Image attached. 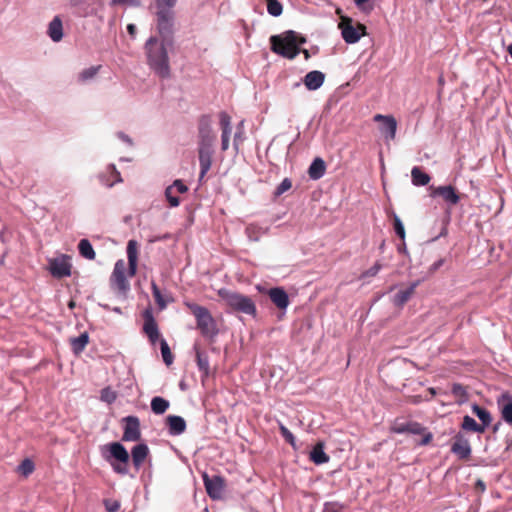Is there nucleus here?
Here are the masks:
<instances>
[{
	"label": "nucleus",
	"mask_w": 512,
	"mask_h": 512,
	"mask_svg": "<svg viewBox=\"0 0 512 512\" xmlns=\"http://www.w3.org/2000/svg\"><path fill=\"white\" fill-rule=\"evenodd\" d=\"M472 412L480 419V421L482 422V424L480 425L484 426L485 430L486 427H488L492 421L490 412L477 404H474L472 406Z\"/></svg>",
	"instance_id": "31"
},
{
	"label": "nucleus",
	"mask_w": 512,
	"mask_h": 512,
	"mask_svg": "<svg viewBox=\"0 0 512 512\" xmlns=\"http://www.w3.org/2000/svg\"><path fill=\"white\" fill-rule=\"evenodd\" d=\"M369 0H354L355 4L358 6V7H362V5L366 2H368Z\"/></svg>",
	"instance_id": "60"
},
{
	"label": "nucleus",
	"mask_w": 512,
	"mask_h": 512,
	"mask_svg": "<svg viewBox=\"0 0 512 512\" xmlns=\"http://www.w3.org/2000/svg\"><path fill=\"white\" fill-rule=\"evenodd\" d=\"M160 349L164 363L168 366L171 365L173 363V355L165 339L160 340Z\"/></svg>",
	"instance_id": "38"
},
{
	"label": "nucleus",
	"mask_w": 512,
	"mask_h": 512,
	"mask_svg": "<svg viewBox=\"0 0 512 512\" xmlns=\"http://www.w3.org/2000/svg\"><path fill=\"white\" fill-rule=\"evenodd\" d=\"M186 306L196 319L197 329L201 332L204 337L214 338L219 330L217 323L210 311L201 305L196 303H186Z\"/></svg>",
	"instance_id": "5"
},
{
	"label": "nucleus",
	"mask_w": 512,
	"mask_h": 512,
	"mask_svg": "<svg viewBox=\"0 0 512 512\" xmlns=\"http://www.w3.org/2000/svg\"><path fill=\"white\" fill-rule=\"evenodd\" d=\"M475 489L480 492H484L486 490V484L483 480L478 479L475 483Z\"/></svg>",
	"instance_id": "54"
},
{
	"label": "nucleus",
	"mask_w": 512,
	"mask_h": 512,
	"mask_svg": "<svg viewBox=\"0 0 512 512\" xmlns=\"http://www.w3.org/2000/svg\"><path fill=\"white\" fill-rule=\"evenodd\" d=\"M126 251L128 258V274L130 277H133L137 272L138 242L134 239L129 240Z\"/></svg>",
	"instance_id": "17"
},
{
	"label": "nucleus",
	"mask_w": 512,
	"mask_h": 512,
	"mask_svg": "<svg viewBox=\"0 0 512 512\" xmlns=\"http://www.w3.org/2000/svg\"><path fill=\"white\" fill-rule=\"evenodd\" d=\"M34 469L35 466L33 461L28 458L24 459L18 467V471L25 477L30 475Z\"/></svg>",
	"instance_id": "41"
},
{
	"label": "nucleus",
	"mask_w": 512,
	"mask_h": 512,
	"mask_svg": "<svg viewBox=\"0 0 512 512\" xmlns=\"http://www.w3.org/2000/svg\"><path fill=\"white\" fill-rule=\"evenodd\" d=\"M197 364L201 370L208 369V360L203 359L199 353H197Z\"/></svg>",
	"instance_id": "53"
},
{
	"label": "nucleus",
	"mask_w": 512,
	"mask_h": 512,
	"mask_svg": "<svg viewBox=\"0 0 512 512\" xmlns=\"http://www.w3.org/2000/svg\"><path fill=\"white\" fill-rule=\"evenodd\" d=\"M471 451L472 450L469 440L462 433H457L453 437L451 452L455 454L459 459L467 460L471 455Z\"/></svg>",
	"instance_id": "13"
},
{
	"label": "nucleus",
	"mask_w": 512,
	"mask_h": 512,
	"mask_svg": "<svg viewBox=\"0 0 512 512\" xmlns=\"http://www.w3.org/2000/svg\"><path fill=\"white\" fill-rule=\"evenodd\" d=\"M443 262L444 260L443 259H440L438 260L437 262L433 263L430 267V271L431 272H434L436 271L439 267H441L443 265Z\"/></svg>",
	"instance_id": "58"
},
{
	"label": "nucleus",
	"mask_w": 512,
	"mask_h": 512,
	"mask_svg": "<svg viewBox=\"0 0 512 512\" xmlns=\"http://www.w3.org/2000/svg\"><path fill=\"white\" fill-rule=\"evenodd\" d=\"M452 393L455 396L463 397L466 395V390L461 384L456 383V384H453V386H452Z\"/></svg>",
	"instance_id": "51"
},
{
	"label": "nucleus",
	"mask_w": 512,
	"mask_h": 512,
	"mask_svg": "<svg viewBox=\"0 0 512 512\" xmlns=\"http://www.w3.org/2000/svg\"><path fill=\"white\" fill-rule=\"evenodd\" d=\"M107 448L110 452V458H107V460L110 462L113 471L120 475H127L130 455L126 448L119 442L110 443Z\"/></svg>",
	"instance_id": "6"
},
{
	"label": "nucleus",
	"mask_w": 512,
	"mask_h": 512,
	"mask_svg": "<svg viewBox=\"0 0 512 512\" xmlns=\"http://www.w3.org/2000/svg\"><path fill=\"white\" fill-rule=\"evenodd\" d=\"M221 128V138L230 139L232 132L231 116L226 111H221L218 115Z\"/></svg>",
	"instance_id": "27"
},
{
	"label": "nucleus",
	"mask_w": 512,
	"mask_h": 512,
	"mask_svg": "<svg viewBox=\"0 0 512 512\" xmlns=\"http://www.w3.org/2000/svg\"><path fill=\"white\" fill-rule=\"evenodd\" d=\"M305 42L304 37L292 30L270 38L271 50L288 59H294L300 52L299 46Z\"/></svg>",
	"instance_id": "2"
},
{
	"label": "nucleus",
	"mask_w": 512,
	"mask_h": 512,
	"mask_svg": "<svg viewBox=\"0 0 512 512\" xmlns=\"http://www.w3.org/2000/svg\"><path fill=\"white\" fill-rule=\"evenodd\" d=\"M411 177L415 186H425L431 180V177L417 166L412 168Z\"/></svg>",
	"instance_id": "30"
},
{
	"label": "nucleus",
	"mask_w": 512,
	"mask_h": 512,
	"mask_svg": "<svg viewBox=\"0 0 512 512\" xmlns=\"http://www.w3.org/2000/svg\"><path fill=\"white\" fill-rule=\"evenodd\" d=\"M428 391L431 394V396H434L436 394V391L434 388H429Z\"/></svg>",
	"instance_id": "64"
},
{
	"label": "nucleus",
	"mask_w": 512,
	"mask_h": 512,
	"mask_svg": "<svg viewBox=\"0 0 512 512\" xmlns=\"http://www.w3.org/2000/svg\"><path fill=\"white\" fill-rule=\"evenodd\" d=\"M268 296L273 304L279 309H286L289 305V297L283 288H271Z\"/></svg>",
	"instance_id": "19"
},
{
	"label": "nucleus",
	"mask_w": 512,
	"mask_h": 512,
	"mask_svg": "<svg viewBox=\"0 0 512 512\" xmlns=\"http://www.w3.org/2000/svg\"><path fill=\"white\" fill-rule=\"evenodd\" d=\"M100 68H101V65L91 66L87 69H84L83 71H81L79 73L78 80L81 82H86L88 80L93 79L97 75Z\"/></svg>",
	"instance_id": "37"
},
{
	"label": "nucleus",
	"mask_w": 512,
	"mask_h": 512,
	"mask_svg": "<svg viewBox=\"0 0 512 512\" xmlns=\"http://www.w3.org/2000/svg\"><path fill=\"white\" fill-rule=\"evenodd\" d=\"M118 136H119V138H121L123 141H126V142H128L129 144H131V139H130L127 135H125L124 133L120 132V133H118Z\"/></svg>",
	"instance_id": "59"
},
{
	"label": "nucleus",
	"mask_w": 512,
	"mask_h": 512,
	"mask_svg": "<svg viewBox=\"0 0 512 512\" xmlns=\"http://www.w3.org/2000/svg\"><path fill=\"white\" fill-rule=\"evenodd\" d=\"M100 398L102 401L111 404L116 400L117 395L110 387H106L101 390Z\"/></svg>",
	"instance_id": "42"
},
{
	"label": "nucleus",
	"mask_w": 512,
	"mask_h": 512,
	"mask_svg": "<svg viewBox=\"0 0 512 512\" xmlns=\"http://www.w3.org/2000/svg\"><path fill=\"white\" fill-rule=\"evenodd\" d=\"M198 158L200 163V180L210 170L212 165L213 144H198Z\"/></svg>",
	"instance_id": "14"
},
{
	"label": "nucleus",
	"mask_w": 512,
	"mask_h": 512,
	"mask_svg": "<svg viewBox=\"0 0 512 512\" xmlns=\"http://www.w3.org/2000/svg\"><path fill=\"white\" fill-rule=\"evenodd\" d=\"M170 187H173V190L180 194L188 191V187L181 180H175Z\"/></svg>",
	"instance_id": "49"
},
{
	"label": "nucleus",
	"mask_w": 512,
	"mask_h": 512,
	"mask_svg": "<svg viewBox=\"0 0 512 512\" xmlns=\"http://www.w3.org/2000/svg\"><path fill=\"white\" fill-rule=\"evenodd\" d=\"M178 0H156V27L159 34L164 37L173 33L175 12L174 7Z\"/></svg>",
	"instance_id": "4"
},
{
	"label": "nucleus",
	"mask_w": 512,
	"mask_h": 512,
	"mask_svg": "<svg viewBox=\"0 0 512 512\" xmlns=\"http://www.w3.org/2000/svg\"><path fill=\"white\" fill-rule=\"evenodd\" d=\"M79 254L87 260H95L96 253L88 239H81L78 243Z\"/></svg>",
	"instance_id": "29"
},
{
	"label": "nucleus",
	"mask_w": 512,
	"mask_h": 512,
	"mask_svg": "<svg viewBox=\"0 0 512 512\" xmlns=\"http://www.w3.org/2000/svg\"><path fill=\"white\" fill-rule=\"evenodd\" d=\"M342 37L346 43L353 44L360 40V38L366 35V26L361 23H357V26H353V20L349 17H341L339 23Z\"/></svg>",
	"instance_id": "9"
},
{
	"label": "nucleus",
	"mask_w": 512,
	"mask_h": 512,
	"mask_svg": "<svg viewBox=\"0 0 512 512\" xmlns=\"http://www.w3.org/2000/svg\"><path fill=\"white\" fill-rule=\"evenodd\" d=\"M144 324H143V332L144 334L151 335L156 334L159 331L156 320L152 314L150 309H146L143 313Z\"/></svg>",
	"instance_id": "25"
},
{
	"label": "nucleus",
	"mask_w": 512,
	"mask_h": 512,
	"mask_svg": "<svg viewBox=\"0 0 512 512\" xmlns=\"http://www.w3.org/2000/svg\"><path fill=\"white\" fill-rule=\"evenodd\" d=\"M507 51L512 58V43L508 46Z\"/></svg>",
	"instance_id": "63"
},
{
	"label": "nucleus",
	"mask_w": 512,
	"mask_h": 512,
	"mask_svg": "<svg viewBox=\"0 0 512 512\" xmlns=\"http://www.w3.org/2000/svg\"><path fill=\"white\" fill-rule=\"evenodd\" d=\"M432 197H441L449 205H457L460 201V195L456 188L451 185L430 187Z\"/></svg>",
	"instance_id": "12"
},
{
	"label": "nucleus",
	"mask_w": 512,
	"mask_h": 512,
	"mask_svg": "<svg viewBox=\"0 0 512 512\" xmlns=\"http://www.w3.org/2000/svg\"><path fill=\"white\" fill-rule=\"evenodd\" d=\"M279 430H280L281 435L285 439V441L288 442L291 446L295 447L296 440H295L294 435L289 431V429L286 426H284L283 424H280Z\"/></svg>",
	"instance_id": "44"
},
{
	"label": "nucleus",
	"mask_w": 512,
	"mask_h": 512,
	"mask_svg": "<svg viewBox=\"0 0 512 512\" xmlns=\"http://www.w3.org/2000/svg\"><path fill=\"white\" fill-rule=\"evenodd\" d=\"M218 295L230 311L250 316L256 315V305L249 296L225 288L220 289Z\"/></svg>",
	"instance_id": "3"
},
{
	"label": "nucleus",
	"mask_w": 512,
	"mask_h": 512,
	"mask_svg": "<svg viewBox=\"0 0 512 512\" xmlns=\"http://www.w3.org/2000/svg\"><path fill=\"white\" fill-rule=\"evenodd\" d=\"M419 283H420V281L417 280V281L411 283V285L408 288H406L404 290H400L398 293H396L393 298L394 305L397 307L404 306L410 300V298L414 295L415 290H416L417 286L419 285Z\"/></svg>",
	"instance_id": "21"
},
{
	"label": "nucleus",
	"mask_w": 512,
	"mask_h": 512,
	"mask_svg": "<svg viewBox=\"0 0 512 512\" xmlns=\"http://www.w3.org/2000/svg\"><path fill=\"white\" fill-rule=\"evenodd\" d=\"M213 119L209 114L199 116L197 120L198 144H213L215 134L213 131Z\"/></svg>",
	"instance_id": "10"
},
{
	"label": "nucleus",
	"mask_w": 512,
	"mask_h": 512,
	"mask_svg": "<svg viewBox=\"0 0 512 512\" xmlns=\"http://www.w3.org/2000/svg\"><path fill=\"white\" fill-rule=\"evenodd\" d=\"M66 277L70 276V265L66 263V271H65Z\"/></svg>",
	"instance_id": "62"
},
{
	"label": "nucleus",
	"mask_w": 512,
	"mask_h": 512,
	"mask_svg": "<svg viewBox=\"0 0 512 512\" xmlns=\"http://www.w3.org/2000/svg\"><path fill=\"white\" fill-rule=\"evenodd\" d=\"M88 341H89V337L86 332L82 333L78 337L71 338L70 344H71V348H72L73 352L75 354L81 353L85 349L86 345L88 344Z\"/></svg>",
	"instance_id": "32"
},
{
	"label": "nucleus",
	"mask_w": 512,
	"mask_h": 512,
	"mask_svg": "<svg viewBox=\"0 0 512 512\" xmlns=\"http://www.w3.org/2000/svg\"><path fill=\"white\" fill-rule=\"evenodd\" d=\"M104 506L107 512H117L120 509V502L114 499H105Z\"/></svg>",
	"instance_id": "47"
},
{
	"label": "nucleus",
	"mask_w": 512,
	"mask_h": 512,
	"mask_svg": "<svg viewBox=\"0 0 512 512\" xmlns=\"http://www.w3.org/2000/svg\"><path fill=\"white\" fill-rule=\"evenodd\" d=\"M147 337L152 345H155L157 341L161 340L159 331L156 332V334L147 335Z\"/></svg>",
	"instance_id": "55"
},
{
	"label": "nucleus",
	"mask_w": 512,
	"mask_h": 512,
	"mask_svg": "<svg viewBox=\"0 0 512 512\" xmlns=\"http://www.w3.org/2000/svg\"><path fill=\"white\" fill-rule=\"evenodd\" d=\"M148 454L149 448L144 443L138 444L132 448L131 458L136 470H139V468L142 466L145 459L147 458Z\"/></svg>",
	"instance_id": "22"
},
{
	"label": "nucleus",
	"mask_w": 512,
	"mask_h": 512,
	"mask_svg": "<svg viewBox=\"0 0 512 512\" xmlns=\"http://www.w3.org/2000/svg\"><path fill=\"white\" fill-rule=\"evenodd\" d=\"M243 121L239 123L237 132L234 134L233 147L236 152L239 151V146L243 142Z\"/></svg>",
	"instance_id": "45"
},
{
	"label": "nucleus",
	"mask_w": 512,
	"mask_h": 512,
	"mask_svg": "<svg viewBox=\"0 0 512 512\" xmlns=\"http://www.w3.org/2000/svg\"><path fill=\"white\" fill-rule=\"evenodd\" d=\"M125 422L123 441H138L141 437L140 421L136 416H127L123 418Z\"/></svg>",
	"instance_id": "15"
},
{
	"label": "nucleus",
	"mask_w": 512,
	"mask_h": 512,
	"mask_svg": "<svg viewBox=\"0 0 512 512\" xmlns=\"http://www.w3.org/2000/svg\"><path fill=\"white\" fill-rule=\"evenodd\" d=\"M151 288H152V294L155 299V302L157 303V305L159 306L160 309H164L166 307L167 303L164 300L159 287L157 286V284L154 281H152V283H151Z\"/></svg>",
	"instance_id": "40"
},
{
	"label": "nucleus",
	"mask_w": 512,
	"mask_h": 512,
	"mask_svg": "<svg viewBox=\"0 0 512 512\" xmlns=\"http://www.w3.org/2000/svg\"><path fill=\"white\" fill-rule=\"evenodd\" d=\"M462 429L471 432L484 433V426L478 424L472 417L466 415L461 425Z\"/></svg>",
	"instance_id": "36"
},
{
	"label": "nucleus",
	"mask_w": 512,
	"mask_h": 512,
	"mask_svg": "<svg viewBox=\"0 0 512 512\" xmlns=\"http://www.w3.org/2000/svg\"><path fill=\"white\" fill-rule=\"evenodd\" d=\"M393 225H394V230H395V233L397 234V236L401 240H404L405 239L404 225H403L402 221L400 220V218L395 214L393 216Z\"/></svg>",
	"instance_id": "43"
},
{
	"label": "nucleus",
	"mask_w": 512,
	"mask_h": 512,
	"mask_svg": "<svg viewBox=\"0 0 512 512\" xmlns=\"http://www.w3.org/2000/svg\"><path fill=\"white\" fill-rule=\"evenodd\" d=\"M161 40L157 37H150L145 44L147 63L157 76L162 79H168L171 76L169 56L167 47L173 45V33L164 37L159 34Z\"/></svg>",
	"instance_id": "1"
},
{
	"label": "nucleus",
	"mask_w": 512,
	"mask_h": 512,
	"mask_svg": "<svg viewBox=\"0 0 512 512\" xmlns=\"http://www.w3.org/2000/svg\"><path fill=\"white\" fill-rule=\"evenodd\" d=\"M374 121L383 123V125L380 128L382 133H386L390 139L395 138L397 122L393 116H391V115L385 116L382 114H376L374 116Z\"/></svg>",
	"instance_id": "18"
},
{
	"label": "nucleus",
	"mask_w": 512,
	"mask_h": 512,
	"mask_svg": "<svg viewBox=\"0 0 512 512\" xmlns=\"http://www.w3.org/2000/svg\"><path fill=\"white\" fill-rule=\"evenodd\" d=\"M310 460L316 465L327 463L330 457L324 452V443L318 442L310 452Z\"/></svg>",
	"instance_id": "24"
},
{
	"label": "nucleus",
	"mask_w": 512,
	"mask_h": 512,
	"mask_svg": "<svg viewBox=\"0 0 512 512\" xmlns=\"http://www.w3.org/2000/svg\"><path fill=\"white\" fill-rule=\"evenodd\" d=\"M71 4L84 5V14H89L97 11V8L102 5V0H71Z\"/></svg>",
	"instance_id": "34"
},
{
	"label": "nucleus",
	"mask_w": 512,
	"mask_h": 512,
	"mask_svg": "<svg viewBox=\"0 0 512 512\" xmlns=\"http://www.w3.org/2000/svg\"><path fill=\"white\" fill-rule=\"evenodd\" d=\"M126 263L123 259H119L114 266L112 275L110 277L111 287L121 295H125L129 289L130 284L126 277Z\"/></svg>",
	"instance_id": "8"
},
{
	"label": "nucleus",
	"mask_w": 512,
	"mask_h": 512,
	"mask_svg": "<svg viewBox=\"0 0 512 512\" xmlns=\"http://www.w3.org/2000/svg\"><path fill=\"white\" fill-rule=\"evenodd\" d=\"M169 405V401L160 396H156L151 400V409L157 415L164 414L169 408Z\"/></svg>",
	"instance_id": "33"
},
{
	"label": "nucleus",
	"mask_w": 512,
	"mask_h": 512,
	"mask_svg": "<svg viewBox=\"0 0 512 512\" xmlns=\"http://www.w3.org/2000/svg\"><path fill=\"white\" fill-rule=\"evenodd\" d=\"M230 145V139L221 138V150L226 151L228 150Z\"/></svg>",
	"instance_id": "56"
},
{
	"label": "nucleus",
	"mask_w": 512,
	"mask_h": 512,
	"mask_svg": "<svg viewBox=\"0 0 512 512\" xmlns=\"http://www.w3.org/2000/svg\"><path fill=\"white\" fill-rule=\"evenodd\" d=\"M326 170L325 162L321 158H316L308 169L309 177L313 180L320 179Z\"/></svg>",
	"instance_id": "26"
},
{
	"label": "nucleus",
	"mask_w": 512,
	"mask_h": 512,
	"mask_svg": "<svg viewBox=\"0 0 512 512\" xmlns=\"http://www.w3.org/2000/svg\"><path fill=\"white\" fill-rule=\"evenodd\" d=\"M325 80V75L321 71H310L308 72L303 80L304 85L308 90H317L320 88Z\"/></svg>",
	"instance_id": "20"
},
{
	"label": "nucleus",
	"mask_w": 512,
	"mask_h": 512,
	"mask_svg": "<svg viewBox=\"0 0 512 512\" xmlns=\"http://www.w3.org/2000/svg\"><path fill=\"white\" fill-rule=\"evenodd\" d=\"M202 477L206 492L209 495V497L214 500L220 499L225 488L224 478L219 475L209 477V475L206 473H204Z\"/></svg>",
	"instance_id": "11"
},
{
	"label": "nucleus",
	"mask_w": 512,
	"mask_h": 512,
	"mask_svg": "<svg viewBox=\"0 0 512 512\" xmlns=\"http://www.w3.org/2000/svg\"><path fill=\"white\" fill-rule=\"evenodd\" d=\"M175 193L173 187L166 188L165 195L171 207H177L180 204V200L175 196Z\"/></svg>",
	"instance_id": "46"
},
{
	"label": "nucleus",
	"mask_w": 512,
	"mask_h": 512,
	"mask_svg": "<svg viewBox=\"0 0 512 512\" xmlns=\"http://www.w3.org/2000/svg\"><path fill=\"white\" fill-rule=\"evenodd\" d=\"M503 420L512 426V395L509 392L502 393L497 400Z\"/></svg>",
	"instance_id": "16"
},
{
	"label": "nucleus",
	"mask_w": 512,
	"mask_h": 512,
	"mask_svg": "<svg viewBox=\"0 0 512 512\" xmlns=\"http://www.w3.org/2000/svg\"><path fill=\"white\" fill-rule=\"evenodd\" d=\"M49 270L56 278L64 277V257L51 259L49 262Z\"/></svg>",
	"instance_id": "35"
},
{
	"label": "nucleus",
	"mask_w": 512,
	"mask_h": 512,
	"mask_svg": "<svg viewBox=\"0 0 512 512\" xmlns=\"http://www.w3.org/2000/svg\"><path fill=\"white\" fill-rule=\"evenodd\" d=\"M267 3V11L270 15L277 17L282 14L283 7L278 0H265Z\"/></svg>",
	"instance_id": "39"
},
{
	"label": "nucleus",
	"mask_w": 512,
	"mask_h": 512,
	"mask_svg": "<svg viewBox=\"0 0 512 512\" xmlns=\"http://www.w3.org/2000/svg\"><path fill=\"white\" fill-rule=\"evenodd\" d=\"M421 401H422L421 396H415V397H413V401H412V402H413V403H419V402H421Z\"/></svg>",
	"instance_id": "61"
},
{
	"label": "nucleus",
	"mask_w": 512,
	"mask_h": 512,
	"mask_svg": "<svg viewBox=\"0 0 512 512\" xmlns=\"http://www.w3.org/2000/svg\"><path fill=\"white\" fill-rule=\"evenodd\" d=\"M381 269V264L376 262L372 267H370L368 270H366L362 276L363 277H374L378 274V272Z\"/></svg>",
	"instance_id": "50"
},
{
	"label": "nucleus",
	"mask_w": 512,
	"mask_h": 512,
	"mask_svg": "<svg viewBox=\"0 0 512 512\" xmlns=\"http://www.w3.org/2000/svg\"><path fill=\"white\" fill-rule=\"evenodd\" d=\"M292 187V182L290 179L285 178L276 188L275 195L279 196L286 191H288Z\"/></svg>",
	"instance_id": "48"
},
{
	"label": "nucleus",
	"mask_w": 512,
	"mask_h": 512,
	"mask_svg": "<svg viewBox=\"0 0 512 512\" xmlns=\"http://www.w3.org/2000/svg\"><path fill=\"white\" fill-rule=\"evenodd\" d=\"M48 35L55 42H58L61 40V38L63 36V31H62V20H61L60 16H56L49 24Z\"/></svg>",
	"instance_id": "28"
},
{
	"label": "nucleus",
	"mask_w": 512,
	"mask_h": 512,
	"mask_svg": "<svg viewBox=\"0 0 512 512\" xmlns=\"http://www.w3.org/2000/svg\"><path fill=\"white\" fill-rule=\"evenodd\" d=\"M111 4L112 5L128 4V5H131V6L138 7V6L141 5V1L140 0H112Z\"/></svg>",
	"instance_id": "52"
},
{
	"label": "nucleus",
	"mask_w": 512,
	"mask_h": 512,
	"mask_svg": "<svg viewBox=\"0 0 512 512\" xmlns=\"http://www.w3.org/2000/svg\"><path fill=\"white\" fill-rule=\"evenodd\" d=\"M127 31L131 35V37H135L137 28L134 24H128Z\"/></svg>",
	"instance_id": "57"
},
{
	"label": "nucleus",
	"mask_w": 512,
	"mask_h": 512,
	"mask_svg": "<svg viewBox=\"0 0 512 512\" xmlns=\"http://www.w3.org/2000/svg\"><path fill=\"white\" fill-rule=\"evenodd\" d=\"M391 431L397 434L409 433L415 435H423L421 441L419 442L420 445H428L433 438L430 432H426V428L424 426L415 421H395L391 426Z\"/></svg>",
	"instance_id": "7"
},
{
	"label": "nucleus",
	"mask_w": 512,
	"mask_h": 512,
	"mask_svg": "<svg viewBox=\"0 0 512 512\" xmlns=\"http://www.w3.org/2000/svg\"><path fill=\"white\" fill-rule=\"evenodd\" d=\"M166 424L171 435H180L186 430V422L180 416L169 415L166 418Z\"/></svg>",
	"instance_id": "23"
}]
</instances>
